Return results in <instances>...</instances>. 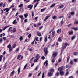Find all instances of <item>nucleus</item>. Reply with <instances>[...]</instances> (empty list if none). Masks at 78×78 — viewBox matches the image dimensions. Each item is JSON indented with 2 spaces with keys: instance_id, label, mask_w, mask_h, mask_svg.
I'll return each mask as SVG.
<instances>
[{
  "instance_id": "1",
  "label": "nucleus",
  "mask_w": 78,
  "mask_h": 78,
  "mask_svg": "<svg viewBox=\"0 0 78 78\" xmlns=\"http://www.w3.org/2000/svg\"><path fill=\"white\" fill-rule=\"evenodd\" d=\"M64 67L63 66H62L61 67H59L58 69V70L60 71V72H61L64 70Z\"/></svg>"
},
{
  "instance_id": "2",
  "label": "nucleus",
  "mask_w": 78,
  "mask_h": 78,
  "mask_svg": "<svg viewBox=\"0 0 78 78\" xmlns=\"http://www.w3.org/2000/svg\"><path fill=\"white\" fill-rule=\"evenodd\" d=\"M44 50L45 55H47L48 53V51H47V48H44Z\"/></svg>"
},
{
  "instance_id": "3",
  "label": "nucleus",
  "mask_w": 78,
  "mask_h": 78,
  "mask_svg": "<svg viewBox=\"0 0 78 78\" xmlns=\"http://www.w3.org/2000/svg\"><path fill=\"white\" fill-rule=\"evenodd\" d=\"M57 55H58V53H54L52 55V58H55V57L57 56Z\"/></svg>"
},
{
  "instance_id": "4",
  "label": "nucleus",
  "mask_w": 78,
  "mask_h": 78,
  "mask_svg": "<svg viewBox=\"0 0 78 78\" xmlns=\"http://www.w3.org/2000/svg\"><path fill=\"white\" fill-rule=\"evenodd\" d=\"M9 10H10L8 8H6L5 9H3L4 11H6V12H8V11H9Z\"/></svg>"
},
{
  "instance_id": "5",
  "label": "nucleus",
  "mask_w": 78,
  "mask_h": 78,
  "mask_svg": "<svg viewBox=\"0 0 78 78\" xmlns=\"http://www.w3.org/2000/svg\"><path fill=\"white\" fill-rule=\"evenodd\" d=\"M48 76H51L53 75V73H51L50 72L48 73Z\"/></svg>"
},
{
  "instance_id": "6",
  "label": "nucleus",
  "mask_w": 78,
  "mask_h": 78,
  "mask_svg": "<svg viewBox=\"0 0 78 78\" xmlns=\"http://www.w3.org/2000/svg\"><path fill=\"white\" fill-rule=\"evenodd\" d=\"M35 58L38 60H39V58H40V56L39 54H37L35 56Z\"/></svg>"
},
{
  "instance_id": "7",
  "label": "nucleus",
  "mask_w": 78,
  "mask_h": 78,
  "mask_svg": "<svg viewBox=\"0 0 78 78\" xmlns=\"http://www.w3.org/2000/svg\"><path fill=\"white\" fill-rule=\"evenodd\" d=\"M27 8H30V9H29V10L30 11V10H31V9H32L33 8V5H30L27 6Z\"/></svg>"
},
{
  "instance_id": "8",
  "label": "nucleus",
  "mask_w": 78,
  "mask_h": 78,
  "mask_svg": "<svg viewBox=\"0 0 78 78\" xmlns=\"http://www.w3.org/2000/svg\"><path fill=\"white\" fill-rule=\"evenodd\" d=\"M45 64H46V67H47V66H48V61L47 60H46L45 62H44V65H45Z\"/></svg>"
},
{
  "instance_id": "9",
  "label": "nucleus",
  "mask_w": 78,
  "mask_h": 78,
  "mask_svg": "<svg viewBox=\"0 0 78 78\" xmlns=\"http://www.w3.org/2000/svg\"><path fill=\"white\" fill-rule=\"evenodd\" d=\"M50 17V16H46V18H45V19L44 20V21H45L46 20H47V19H48V18H49V17Z\"/></svg>"
},
{
  "instance_id": "10",
  "label": "nucleus",
  "mask_w": 78,
  "mask_h": 78,
  "mask_svg": "<svg viewBox=\"0 0 78 78\" xmlns=\"http://www.w3.org/2000/svg\"><path fill=\"white\" fill-rule=\"evenodd\" d=\"M61 32V29H59L57 30V33H60Z\"/></svg>"
},
{
  "instance_id": "11",
  "label": "nucleus",
  "mask_w": 78,
  "mask_h": 78,
  "mask_svg": "<svg viewBox=\"0 0 78 78\" xmlns=\"http://www.w3.org/2000/svg\"><path fill=\"white\" fill-rule=\"evenodd\" d=\"M9 27V26L8 25V26H6L3 29V31H5V30H6V28H8V27Z\"/></svg>"
},
{
  "instance_id": "12",
  "label": "nucleus",
  "mask_w": 78,
  "mask_h": 78,
  "mask_svg": "<svg viewBox=\"0 0 78 78\" xmlns=\"http://www.w3.org/2000/svg\"><path fill=\"white\" fill-rule=\"evenodd\" d=\"M52 37H53L54 36H55V32L54 31H53L52 32Z\"/></svg>"
},
{
  "instance_id": "13",
  "label": "nucleus",
  "mask_w": 78,
  "mask_h": 78,
  "mask_svg": "<svg viewBox=\"0 0 78 78\" xmlns=\"http://www.w3.org/2000/svg\"><path fill=\"white\" fill-rule=\"evenodd\" d=\"M60 73L61 75H64V72L63 71H60Z\"/></svg>"
},
{
  "instance_id": "14",
  "label": "nucleus",
  "mask_w": 78,
  "mask_h": 78,
  "mask_svg": "<svg viewBox=\"0 0 78 78\" xmlns=\"http://www.w3.org/2000/svg\"><path fill=\"white\" fill-rule=\"evenodd\" d=\"M17 23V22L16 21V20H14L13 22H12V23L13 24H14V25H16V24Z\"/></svg>"
},
{
  "instance_id": "15",
  "label": "nucleus",
  "mask_w": 78,
  "mask_h": 78,
  "mask_svg": "<svg viewBox=\"0 0 78 78\" xmlns=\"http://www.w3.org/2000/svg\"><path fill=\"white\" fill-rule=\"evenodd\" d=\"M37 35L38 36H42V35H41V33L39 32H37Z\"/></svg>"
},
{
  "instance_id": "16",
  "label": "nucleus",
  "mask_w": 78,
  "mask_h": 78,
  "mask_svg": "<svg viewBox=\"0 0 78 78\" xmlns=\"http://www.w3.org/2000/svg\"><path fill=\"white\" fill-rule=\"evenodd\" d=\"M59 73L58 72H57L55 74V76H59Z\"/></svg>"
},
{
  "instance_id": "17",
  "label": "nucleus",
  "mask_w": 78,
  "mask_h": 78,
  "mask_svg": "<svg viewBox=\"0 0 78 78\" xmlns=\"http://www.w3.org/2000/svg\"><path fill=\"white\" fill-rule=\"evenodd\" d=\"M72 29H73V30H74L75 31H77V30H78V28L76 27H73L72 28Z\"/></svg>"
},
{
  "instance_id": "18",
  "label": "nucleus",
  "mask_w": 78,
  "mask_h": 78,
  "mask_svg": "<svg viewBox=\"0 0 78 78\" xmlns=\"http://www.w3.org/2000/svg\"><path fill=\"white\" fill-rule=\"evenodd\" d=\"M69 34V35H71L73 34V31H71V32H68Z\"/></svg>"
},
{
  "instance_id": "19",
  "label": "nucleus",
  "mask_w": 78,
  "mask_h": 78,
  "mask_svg": "<svg viewBox=\"0 0 78 78\" xmlns=\"http://www.w3.org/2000/svg\"><path fill=\"white\" fill-rule=\"evenodd\" d=\"M18 74H19L20 73V68H18Z\"/></svg>"
},
{
  "instance_id": "20",
  "label": "nucleus",
  "mask_w": 78,
  "mask_h": 78,
  "mask_svg": "<svg viewBox=\"0 0 78 78\" xmlns=\"http://www.w3.org/2000/svg\"><path fill=\"white\" fill-rule=\"evenodd\" d=\"M7 67V62H6L4 66V67L5 69L6 67Z\"/></svg>"
},
{
  "instance_id": "21",
  "label": "nucleus",
  "mask_w": 78,
  "mask_h": 78,
  "mask_svg": "<svg viewBox=\"0 0 78 78\" xmlns=\"http://www.w3.org/2000/svg\"><path fill=\"white\" fill-rule=\"evenodd\" d=\"M55 5H56V4L55 3L52 5L50 6V8H53V7H54L55 6Z\"/></svg>"
},
{
  "instance_id": "22",
  "label": "nucleus",
  "mask_w": 78,
  "mask_h": 78,
  "mask_svg": "<svg viewBox=\"0 0 78 78\" xmlns=\"http://www.w3.org/2000/svg\"><path fill=\"white\" fill-rule=\"evenodd\" d=\"M76 36L75 35L73 36L71 38V40H73L75 39Z\"/></svg>"
},
{
  "instance_id": "23",
  "label": "nucleus",
  "mask_w": 78,
  "mask_h": 78,
  "mask_svg": "<svg viewBox=\"0 0 78 78\" xmlns=\"http://www.w3.org/2000/svg\"><path fill=\"white\" fill-rule=\"evenodd\" d=\"M15 72V71H14V70H13L12 72L11 73V75L12 76V75H14V74Z\"/></svg>"
},
{
  "instance_id": "24",
  "label": "nucleus",
  "mask_w": 78,
  "mask_h": 78,
  "mask_svg": "<svg viewBox=\"0 0 78 78\" xmlns=\"http://www.w3.org/2000/svg\"><path fill=\"white\" fill-rule=\"evenodd\" d=\"M39 3L37 2L36 4L34 5V9L36 8V6H37V5H38Z\"/></svg>"
},
{
  "instance_id": "25",
  "label": "nucleus",
  "mask_w": 78,
  "mask_h": 78,
  "mask_svg": "<svg viewBox=\"0 0 78 78\" xmlns=\"http://www.w3.org/2000/svg\"><path fill=\"white\" fill-rule=\"evenodd\" d=\"M19 17H20V19H23V16L22 15H20L19 16Z\"/></svg>"
},
{
  "instance_id": "26",
  "label": "nucleus",
  "mask_w": 78,
  "mask_h": 78,
  "mask_svg": "<svg viewBox=\"0 0 78 78\" xmlns=\"http://www.w3.org/2000/svg\"><path fill=\"white\" fill-rule=\"evenodd\" d=\"M24 18H27V16H28V14L26 13V14H24Z\"/></svg>"
},
{
  "instance_id": "27",
  "label": "nucleus",
  "mask_w": 78,
  "mask_h": 78,
  "mask_svg": "<svg viewBox=\"0 0 78 78\" xmlns=\"http://www.w3.org/2000/svg\"><path fill=\"white\" fill-rule=\"evenodd\" d=\"M57 18V16H54L52 17V19L54 20H55Z\"/></svg>"
},
{
  "instance_id": "28",
  "label": "nucleus",
  "mask_w": 78,
  "mask_h": 78,
  "mask_svg": "<svg viewBox=\"0 0 78 78\" xmlns=\"http://www.w3.org/2000/svg\"><path fill=\"white\" fill-rule=\"evenodd\" d=\"M65 46H66V47H67V45H70V44H68L67 43H65L64 44Z\"/></svg>"
},
{
  "instance_id": "29",
  "label": "nucleus",
  "mask_w": 78,
  "mask_h": 78,
  "mask_svg": "<svg viewBox=\"0 0 78 78\" xmlns=\"http://www.w3.org/2000/svg\"><path fill=\"white\" fill-rule=\"evenodd\" d=\"M45 42H47V36H46L44 38Z\"/></svg>"
},
{
  "instance_id": "30",
  "label": "nucleus",
  "mask_w": 78,
  "mask_h": 78,
  "mask_svg": "<svg viewBox=\"0 0 78 78\" xmlns=\"http://www.w3.org/2000/svg\"><path fill=\"white\" fill-rule=\"evenodd\" d=\"M7 48H11V45L10 44H9V45L7 46Z\"/></svg>"
},
{
  "instance_id": "31",
  "label": "nucleus",
  "mask_w": 78,
  "mask_h": 78,
  "mask_svg": "<svg viewBox=\"0 0 78 78\" xmlns=\"http://www.w3.org/2000/svg\"><path fill=\"white\" fill-rule=\"evenodd\" d=\"M12 31L13 33H14L16 31V28H14L13 29V30H11Z\"/></svg>"
},
{
  "instance_id": "32",
  "label": "nucleus",
  "mask_w": 78,
  "mask_h": 78,
  "mask_svg": "<svg viewBox=\"0 0 78 78\" xmlns=\"http://www.w3.org/2000/svg\"><path fill=\"white\" fill-rule=\"evenodd\" d=\"M63 7H64V5H61V6H59L58 7V8H59V9H60L61 8H62Z\"/></svg>"
},
{
  "instance_id": "33",
  "label": "nucleus",
  "mask_w": 78,
  "mask_h": 78,
  "mask_svg": "<svg viewBox=\"0 0 78 78\" xmlns=\"http://www.w3.org/2000/svg\"><path fill=\"white\" fill-rule=\"evenodd\" d=\"M70 56H69L67 58V62H69V59H70Z\"/></svg>"
},
{
  "instance_id": "34",
  "label": "nucleus",
  "mask_w": 78,
  "mask_h": 78,
  "mask_svg": "<svg viewBox=\"0 0 78 78\" xmlns=\"http://www.w3.org/2000/svg\"><path fill=\"white\" fill-rule=\"evenodd\" d=\"M58 41H59V42H62V39H61V37H59L58 38Z\"/></svg>"
},
{
  "instance_id": "35",
  "label": "nucleus",
  "mask_w": 78,
  "mask_h": 78,
  "mask_svg": "<svg viewBox=\"0 0 78 78\" xmlns=\"http://www.w3.org/2000/svg\"><path fill=\"white\" fill-rule=\"evenodd\" d=\"M2 58H3V55H1L0 56V61H2Z\"/></svg>"
},
{
  "instance_id": "36",
  "label": "nucleus",
  "mask_w": 78,
  "mask_h": 78,
  "mask_svg": "<svg viewBox=\"0 0 78 78\" xmlns=\"http://www.w3.org/2000/svg\"><path fill=\"white\" fill-rule=\"evenodd\" d=\"M44 74H45V73H44V72L43 73L42 75V78H44Z\"/></svg>"
},
{
  "instance_id": "37",
  "label": "nucleus",
  "mask_w": 78,
  "mask_h": 78,
  "mask_svg": "<svg viewBox=\"0 0 78 78\" xmlns=\"http://www.w3.org/2000/svg\"><path fill=\"white\" fill-rule=\"evenodd\" d=\"M64 23V21H63V20H62L61 22V25H62Z\"/></svg>"
},
{
  "instance_id": "38",
  "label": "nucleus",
  "mask_w": 78,
  "mask_h": 78,
  "mask_svg": "<svg viewBox=\"0 0 78 78\" xmlns=\"http://www.w3.org/2000/svg\"><path fill=\"white\" fill-rule=\"evenodd\" d=\"M66 68H67V69L68 68H69V67H70V65H66Z\"/></svg>"
},
{
  "instance_id": "39",
  "label": "nucleus",
  "mask_w": 78,
  "mask_h": 78,
  "mask_svg": "<svg viewBox=\"0 0 78 78\" xmlns=\"http://www.w3.org/2000/svg\"><path fill=\"white\" fill-rule=\"evenodd\" d=\"M52 62L53 63H54V62H55V58H52Z\"/></svg>"
},
{
  "instance_id": "40",
  "label": "nucleus",
  "mask_w": 78,
  "mask_h": 78,
  "mask_svg": "<svg viewBox=\"0 0 78 78\" xmlns=\"http://www.w3.org/2000/svg\"><path fill=\"white\" fill-rule=\"evenodd\" d=\"M74 55L75 56H78V53L77 52H74Z\"/></svg>"
},
{
  "instance_id": "41",
  "label": "nucleus",
  "mask_w": 78,
  "mask_h": 78,
  "mask_svg": "<svg viewBox=\"0 0 78 78\" xmlns=\"http://www.w3.org/2000/svg\"><path fill=\"white\" fill-rule=\"evenodd\" d=\"M70 64H71V65H73V60H71L70 62Z\"/></svg>"
},
{
  "instance_id": "42",
  "label": "nucleus",
  "mask_w": 78,
  "mask_h": 78,
  "mask_svg": "<svg viewBox=\"0 0 78 78\" xmlns=\"http://www.w3.org/2000/svg\"><path fill=\"white\" fill-rule=\"evenodd\" d=\"M23 4H20L19 5L18 7H19V8H20L21 7H22V6H23Z\"/></svg>"
},
{
  "instance_id": "43",
  "label": "nucleus",
  "mask_w": 78,
  "mask_h": 78,
  "mask_svg": "<svg viewBox=\"0 0 78 78\" xmlns=\"http://www.w3.org/2000/svg\"><path fill=\"white\" fill-rule=\"evenodd\" d=\"M31 37V34H29L28 35V37H29V38L30 39V38Z\"/></svg>"
},
{
  "instance_id": "44",
  "label": "nucleus",
  "mask_w": 78,
  "mask_h": 78,
  "mask_svg": "<svg viewBox=\"0 0 78 78\" xmlns=\"http://www.w3.org/2000/svg\"><path fill=\"white\" fill-rule=\"evenodd\" d=\"M23 39V37L22 36H21L20 38V41H22Z\"/></svg>"
},
{
  "instance_id": "45",
  "label": "nucleus",
  "mask_w": 78,
  "mask_h": 78,
  "mask_svg": "<svg viewBox=\"0 0 78 78\" xmlns=\"http://www.w3.org/2000/svg\"><path fill=\"white\" fill-rule=\"evenodd\" d=\"M20 56H21V55H18L17 59H19V58H20Z\"/></svg>"
},
{
  "instance_id": "46",
  "label": "nucleus",
  "mask_w": 78,
  "mask_h": 78,
  "mask_svg": "<svg viewBox=\"0 0 78 78\" xmlns=\"http://www.w3.org/2000/svg\"><path fill=\"white\" fill-rule=\"evenodd\" d=\"M36 40V39H35L34 41H33V42H32L31 43V45H33V44H34V42H35V40Z\"/></svg>"
},
{
  "instance_id": "47",
  "label": "nucleus",
  "mask_w": 78,
  "mask_h": 78,
  "mask_svg": "<svg viewBox=\"0 0 78 78\" xmlns=\"http://www.w3.org/2000/svg\"><path fill=\"white\" fill-rule=\"evenodd\" d=\"M28 64L27 63L23 69H26V67H27V65Z\"/></svg>"
},
{
  "instance_id": "48",
  "label": "nucleus",
  "mask_w": 78,
  "mask_h": 78,
  "mask_svg": "<svg viewBox=\"0 0 78 78\" xmlns=\"http://www.w3.org/2000/svg\"><path fill=\"white\" fill-rule=\"evenodd\" d=\"M71 15H72V16H73V15H74V14H75V12H71Z\"/></svg>"
},
{
  "instance_id": "49",
  "label": "nucleus",
  "mask_w": 78,
  "mask_h": 78,
  "mask_svg": "<svg viewBox=\"0 0 78 78\" xmlns=\"http://www.w3.org/2000/svg\"><path fill=\"white\" fill-rule=\"evenodd\" d=\"M37 19H38V17H36L34 19V20H35L36 21H37Z\"/></svg>"
},
{
  "instance_id": "50",
  "label": "nucleus",
  "mask_w": 78,
  "mask_h": 78,
  "mask_svg": "<svg viewBox=\"0 0 78 78\" xmlns=\"http://www.w3.org/2000/svg\"><path fill=\"white\" fill-rule=\"evenodd\" d=\"M74 24H78V21H77L76 20L75 22L74 23Z\"/></svg>"
},
{
  "instance_id": "51",
  "label": "nucleus",
  "mask_w": 78,
  "mask_h": 78,
  "mask_svg": "<svg viewBox=\"0 0 78 78\" xmlns=\"http://www.w3.org/2000/svg\"><path fill=\"white\" fill-rule=\"evenodd\" d=\"M50 71L51 72H53L55 71V70L54 69H51Z\"/></svg>"
},
{
  "instance_id": "52",
  "label": "nucleus",
  "mask_w": 78,
  "mask_h": 78,
  "mask_svg": "<svg viewBox=\"0 0 78 78\" xmlns=\"http://www.w3.org/2000/svg\"><path fill=\"white\" fill-rule=\"evenodd\" d=\"M20 50V48L19 47L16 48V51H19Z\"/></svg>"
},
{
  "instance_id": "53",
  "label": "nucleus",
  "mask_w": 78,
  "mask_h": 78,
  "mask_svg": "<svg viewBox=\"0 0 78 78\" xmlns=\"http://www.w3.org/2000/svg\"><path fill=\"white\" fill-rule=\"evenodd\" d=\"M72 24H69L68 25V27H71V26H72Z\"/></svg>"
},
{
  "instance_id": "54",
  "label": "nucleus",
  "mask_w": 78,
  "mask_h": 78,
  "mask_svg": "<svg viewBox=\"0 0 78 78\" xmlns=\"http://www.w3.org/2000/svg\"><path fill=\"white\" fill-rule=\"evenodd\" d=\"M12 27H10L9 29L8 30V31L9 32L10 31V30H11V29H12Z\"/></svg>"
},
{
  "instance_id": "55",
  "label": "nucleus",
  "mask_w": 78,
  "mask_h": 78,
  "mask_svg": "<svg viewBox=\"0 0 78 78\" xmlns=\"http://www.w3.org/2000/svg\"><path fill=\"white\" fill-rule=\"evenodd\" d=\"M75 8H72L71 9V11H75Z\"/></svg>"
},
{
  "instance_id": "56",
  "label": "nucleus",
  "mask_w": 78,
  "mask_h": 78,
  "mask_svg": "<svg viewBox=\"0 0 78 78\" xmlns=\"http://www.w3.org/2000/svg\"><path fill=\"white\" fill-rule=\"evenodd\" d=\"M16 44H13L12 47V48H14L16 47Z\"/></svg>"
},
{
  "instance_id": "57",
  "label": "nucleus",
  "mask_w": 78,
  "mask_h": 78,
  "mask_svg": "<svg viewBox=\"0 0 78 78\" xmlns=\"http://www.w3.org/2000/svg\"><path fill=\"white\" fill-rule=\"evenodd\" d=\"M45 10V9H43L41 10V12H43Z\"/></svg>"
},
{
  "instance_id": "58",
  "label": "nucleus",
  "mask_w": 78,
  "mask_h": 78,
  "mask_svg": "<svg viewBox=\"0 0 78 78\" xmlns=\"http://www.w3.org/2000/svg\"><path fill=\"white\" fill-rule=\"evenodd\" d=\"M77 61H78V59H77L75 58V59H74V61L75 62H76Z\"/></svg>"
},
{
  "instance_id": "59",
  "label": "nucleus",
  "mask_w": 78,
  "mask_h": 78,
  "mask_svg": "<svg viewBox=\"0 0 78 78\" xmlns=\"http://www.w3.org/2000/svg\"><path fill=\"white\" fill-rule=\"evenodd\" d=\"M12 51V49L11 48H9V53L11 52Z\"/></svg>"
},
{
  "instance_id": "60",
  "label": "nucleus",
  "mask_w": 78,
  "mask_h": 78,
  "mask_svg": "<svg viewBox=\"0 0 78 78\" xmlns=\"http://www.w3.org/2000/svg\"><path fill=\"white\" fill-rule=\"evenodd\" d=\"M62 61V60H61V58H59V59H58V62L59 63V62H61Z\"/></svg>"
},
{
  "instance_id": "61",
  "label": "nucleus",
  "mask_w": 78,
  "mask_h": 78,
  "mask_svg": "<svg viewBox=\"0 0 78 78\" xmlns=\"http://www.w3.org/2000/svg\"><path fill=\"white\" fill-rule=\"evenodd\" d=\"M41 59H43V60H44L45 59V57L44 56H42L41 57Z\"/></svg>"
},
{
  "instance_id": "62",
  "label": "nucleus",
  "mask_w": 78,
  "mask_h": 78,
  "mask_svg": "<svg viewBox=\"0 0 78 78\" xmlns=\"http://www.w3.org/2000/svg\"><path fill=\"white\" fill-rule=\"evenodd\" d=\"M38 39H39V38L38 37H37L36 39V41H37V42H38V41H39V40H38Z\"/></svg>"
},
{
  "instance_id": "63",
  "label": "nucleus",
  "mask_w": 78,
  "mask_h": 78,
  "mask_svg": "<svg viewBox=\"0 0 78 78\" xmlns=\"http://www.w3.org/2000/svg\"><path fill=\"white\" fill-rule=\"evenodd\" d=\"M38 60V59H34V62H37V60Z\"/></svg>"
},
{
  "instance_id": "64",
  "label": "nucleus",
  "mask_w": 78,
  "mask_h": 78,
  "mask_svg": "<svg viewBox=\"0 0 78 78\" xmlns=\"http://www.w3.org/2000/svg\"><path fill=\"white\" fill-rule=\"evenodd\" d=\"M69 78H73V76H70Z\"/></svg>"
}]
</instances>
